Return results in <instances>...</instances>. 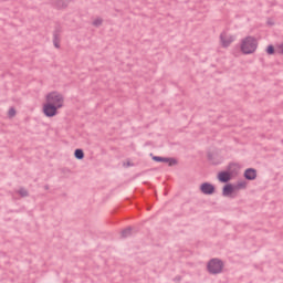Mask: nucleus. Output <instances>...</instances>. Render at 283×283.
<instances>
[{
    "label": "nucleus",
    "instance_id": "ddd939ff",
    "mask_svg": "<svg viewBox=\"0 0 283 283\" xmlns=\"http://www.w3.org/2000/svg\"><path fill=\"white\" fill-rule=\"evenodd\" d=\"M8 118H14L17 116V108L15 107H10L7 112Z\"/></svg>",
    "mask_w": 283,
    "mask_h": 283
},
{
    "label": "nucleus",
    "instance_id": "2eb2a0df",
    "mask_svg": "<svg viewBox=\"0 0 283 283\" xmlns=\"http://www.w3.org/2000/svg\"><path fill=\"white\" fill-rule=\"evenodd\" d=\"M164 163H167L169 167H174L175 165H178V160H176L175 158H166V161Z\"/></svg>",
    "mask_w": 283,
    "mask_h": 283
},
{
    "label": "nucleus",
    "instance_id": "aec40b11",
    "mask_svg": "<svg viewBox=\"0 0 283 283\" xmlns=\"http://www.w3.org/2000/svg\"><path fill=\"white\" fill-rule=\"evenodd\" d=\"M276 52H277L279 54H283V44H280V45L277 46Z\"/></svg>",
    "mask_w": 283,
    "mask_h": 283
},
{
    "label": "nucleus",
    "instance_id": "1a4fd4ad",
    "mask_svg": "<svg viewBox=\"0 0 283 283\" xmlns=\"http://www.w3.org/2000/svg\"><path fill=\"white\" fill-rule=\"evenodd\" d=\"M232 176L229 171H221L218 174V180L219 182H229Z\"/></svg>",
    "mask_w": 283,
    "mask_h": 283
},
{
    "label": "nucleus",
    "instance_id": "39448f33",
    "mask_svg": "<svg viewBox=\"0 0 283 283\" xmlns=\"http://www.w3.org/2000/svg\"><path fill=\"white\" fill-rule=\"evenodd\" d=\"M235 186L227 184L222 189V196H224V198H233V196H235Z\"/></svg>",
    "mask_w": 283,
    "mask_h": 283
},
{
    "label": "nucleus",
    "instance_id": "a211bd4d",
    "mask_svg": "<svg viewBox=\"0 0 283 283\" xmlns=\"http://www.w3.org/2000/svg\"><path fill=\"white\" fill-rule=\"evenodd\" d=\"M167 158L165 157H153V160H155L156 163H165Z\"/></svg>",
    "mask_w": 283,
    "mask_h": 283
},
{
    "label": "nucleus",
    "instance_id": "6e6552de",
    "mask_svg": "<svg viewBox=\"0 0 283 283\" xmlns=\"http://www.w3.org/2000/svg\"><path fill=\"white\" fill-rule=\"evenodd\" d=\"M244 178L247 180H255V178H258V171L253 168H249L244 171Z\"/></svg>",
    "mask_w": 283,
    "mask_h": 283
},
{
    "label": "nucleus",
    "instance_id": "6ab92c4d",
    "mask_svg": "<svg viewBox=\"0 0 283 283\" xmlns=\"http://www.w3.org/2000/svg\"><path fill=\"white\" fill-rule=\"evenodd\" d=\"M19 195L22 196V198H25V196H28V190L21 188V189L19 190Z\"/></svg>",
    "mask_w": 283,
    "mask_h": 283
},
{
    "label": "nucleus",
    "instance_id": "20e7f679",
    "mask_svg": "<svg viewBox=\"0 0 283 283\" xmlns=\"http://www.w3.org/2000/svg\"><path fill=\"white\" fill-rule=\"evenodd\" d=\"M207 271L211 275H220L224 271V262L220 259H211L207 263Z\"/></svg>",
    "mask_w": 283,
    "mask_h": 283
},
{
    "label": "nucleus",
    "instance_id": "423d86ee",
    "mask_svg": "<svg viewBox=\"0 0 283 283\" xmlns=\"http://www.w3.org/2000/svg\"><path fill=\"white\" fill-rule=\"evenodd\" d=\"M200 191H202L206 196H211V193H214L216 187L209 182H205L200 186Z\"/></svg>",
    "mask_w": 283,
    "mask_h": 283
},
{
    "label": "nucleus",
    "instance_id": "0eeeda50",
    "mask_svg": "<svg viewBox=\"0 0 283 283\" xmlns=\"http://www.w3.org/2000/svg\"><path fill=\"white\" fill-rule=\"evenodd\" d=\"M53 6L56 10H65L70 6V0H53Z\"/></svg>",
    "mask_w": 283,
    "mask_h": 283
},
{
    "label": "nucleus",
    "instance_id": "7ed1b4c3",
    "mask_svg": "<svg viewBox=\"0 0 283 283\" xmlns=\"http://www.w3.org/2000/svg\"><path fill=\"white\" fill-rule=\"evenodd\" d=\"M238 36L231 29H224L219 35V44L221 48H230L232 43H235Z\"/></svg>",
    "mask_w": 283,
    "mask_h": 283
},
{
    "label": "nucleus",
    "instance_id": "9b49d317",
    "mask_svg": "<svg viewBox=\"0 0 283 283\" xmlns=\"http://www.w3.org/2000/svg\"><path fill=\"white\" fill-rule=\"evenodd\" d=\"M74 156L77 160H83V158H85V153H83V149H76Z\"/></svg>",
    "mask_w": 283,
    "mask_h": 283
},
{
    "label": "nucleus",
    "instance_id": "f03ea898",
    "mask_svg": "<svg viewBox=\"0 0 283 283\" xmlns=\"http://www.w3.org/2000/svg\"><path fill=\"white\" fill-rule=\"evenodd\" d=\"M259 45L260 42L258 41V38L253 35H247L245 38L241 39L239 43V52L244 56H249L258 52Z\"/></svg>",
    "mask_w": 283,
    "mask_h": 283
},
{
    "label": "nucleus",
    "instance_id": "4468645a",
    "mask_svg": "<svg viewBox=\"0 0 283 283\" xmlns=\"http://www.w3.org/2000/svg\"><path fill=\"white\" fill-rule=\"evenodd\" d=\"M53 45L54 48H61V36H59V34H55L53 38Z\"/></svg>",
    "mask_w": 283,
    "mask_h": 283
},
{
    "label": "nucleus",
    "instance_id": "dca6fc26",
    "mask_svg": "<svg viewBox=\"0 0 283 283\" xmlns=\"http://www.w3.org/2000/svg\"><path fill=\"white\" fill-rule=\"evenodd\" d=\"M265 52H266V54H270V55L275 54V46H273L271 44L268 45L266 49H265Z\"/></svg>",
    "mask_w": 283,
    "mask_h": 283
},
{
    "label": "nucleus",
    "instance_id": "f3484780",
    "mask_svg": "<svg viewBox=\"0 0 283 283\" xmlns=\"http://www.w3.org/2000/svg\"><path fill=\"white\" fill-rule=\"evenodd\" d=\"M234 187H235V189H247V182L245 181H240Z\"/></svg>",
    "mask_w": 283,
    "mask_h": 283
},
{
    "label": "nucleus",
    "instance_id": "9d476101",
    "mask_svg": "<svg viewBox=\"0 0 283 283\" xmlns=\"http://www.w3.org/2000/svg\"><path fill=\"white\" fill-rule=\"evenodd\" d=\"M240 169L241 167L239 166V164H231L229 166V172L231 174V176H233L234 174H238Z\"/></svg>",
    "mask_w": 283,
    "mask_h": 283
},
{
    "label": "nucleus",
    "instance_id": "f8f14e48",
    "mask_svg": "<svg viewBox=\"0 0 283 283\" xmlns=\"http://www.w3.org/2000/svg\"><path fill=\"white\" fill-rule=\"evenodd\" d=\"M92 25H94V28H101V25H103V18L93 19Z\"/></svg>",
    "mask_w": 283,
    "mask_h": 283
},
{
    "label": "nucleus",
    "instance_id": "f257e3e1",
    "mask_svg": "<svg viewBox=\"0 0 283 283\" xmlns=\"http://www.w3.org/2000/svg\"><path fill=\"white\" fill-rule=\"evenodd\" d=\"M65 107V95L61 91H51L44 95L42 114L46 118L59 116V112Z\"/></svg>",
    "mask_w": 283,
    "mask_h": 283
}]
</instances>
